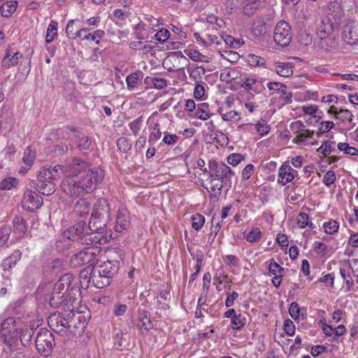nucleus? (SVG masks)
Masks as SVG:
<instances>
[{"label": "nucleus", "mask_w": 358, "mask_h": 358, "mask_svg": "<svg viewBox=\"0 0 358 358\" xmlns=\"http://www.w3.org/2000/svg\"><path fill=\"white\" fill-rule=\"evenodd\" d=\"M296 221L301 229H304L306 227H308L310 229L315 228L313 223L309 222V216L306 213H300L296 217Z\"/></svg>", "instance_id": "nucleus-45"}, {"label": "nucleus", "mask_w": 358, "mask_h": 358, "mask_svg": "<svg viewBox=\"0 0 358 358\" xmlns=\"http://www.w3.org/2000/svg\"><path fill=\"white\" fill-rule=\"evenodd\" d=\"M22 54L20 52H16L13 53V55L10 57V55L8 52H6V55L4 56L2 64L3 66L6 68H10V66H15L18 64V61L20 58H22Z\"/></svg>", "instance_id": "nucleus-34"}, {"label": "nucleus", "mask_w": 358, "mask_h": 358, "mask_svg": "<svg viewBox=\"0 0 358 358\" xmlns=\"http://www.w3.org/2000/svg\"><path fill=\"white\" fill-rule=\"evenodd\" d=\"M342 38L349 45H355L358 42V22L352 21L345 25Z\"/></svg>", "instance_id": "nucleus-14"}, {"label": "nucleus", "mask_w": 358, "mask_h": 358, "mask_svg": "<svg viewBox=\"0 0 358 358\" xmlns=\"http://www.w3.org/2000/svg\"><path fill=\"white\" fill-rule=\"evenodd\" d=\"M192 227L194 229L199 231L205 223V217L203 215L196 213L192 216Z\"/></svg>", "instance_id": "nucleus-51"}, {"label": "nucleus", "mask_w": 358, "mask_h": 358, "mask_svg": "<svg viewBox=\"0 0 358 358\" xmlns=\"http://www.w3.org/2000/svg\"><path fill=\"white\" fill-rule=\"evenodd\" d=\"M145 83L147 85H152L154 88L157 90H162L168 85L167 80L157 77L147 76L145 78Z\"/></svg>", "instance_id": "nucleus-38"}, {"label": "nucleus", "mask_w": 358, "mask_h": 358, "mask_svg": "<svg viewBox=\"0 0 358 358\" xmlns=\"http://www.w3.org/2000/svg\"><path fill=\"white\" fill-rule=\"evenodd\" d=\"M143 123V117H138L129 123V127L133 134L136 136L141 129Z\"/></svg>", "instance_id": "nucleus-62"}, {"label": "nucleus", "mask_w": 358, "mask_h": 358, "mask_svg": "<svg viewBox=\"0 0 358 358\" xmlns=\"http://www.w3.org/2000/svg\"><path fill=\"white\" fill-rule=\"evenodd\" d=\"M257 132L261 136H264L267 135L270 130L271 127L265 122L259 121L255 126Z\"/></svg>", "instance_id": "nucleus-60"}, {"label": "nucleus", "mask_w": 358, "mask_h": 358, "mask_svg": "<svg viewBox=\"0 0 358 358\" xmlns=\"http://www.w3.org/2000/svg\"><path fill=\"white\" fill-rule=\"evenodd\" d=\"M180 139L177 134H171L169 132H164L162 142L169 146L176 145Z\"/></svg>", "instance_id": "nucleus-56"}, {"label": "nucleus", "mask_w": 358, "mask_h": 358, "mask_svg": "<svg viewBox=\"0 0 358 358\" xmlns=\"http://www.w3.org/2000/svg\"><path fill=\"white\" fill-rule=\"evenodd\" d=\"M104 178L101 169L88 170L80 178H68L62 182V191L69 196H80L93 192Z\"/></svg>", "instance_id": "nucleus-1"}, {"label": "nucleus", "mask_w": 358, "mask_h": 358, "mask_svg": "<svg viewBox=\"0 0 358 358\" xmlns=\"http://www.w3.org/2000/svg\"><path fill=\"white\" fill-rule=\"evenodd\" d=\"M194 116L201 120L209 119L211 115L209 113L208 105L206 103H202L197 105Z\"/></svg>", "instance_id": "nucleus-36"}, {"label": "nucleus", "mask_w": 358, "mask_h": 358, "mask_svg": "<svg viewBox=\"0 0 358 358\" xmlns=\"http://www.w3.org/2000/svg\"><path fill=\"white\" fill-rule=\"evenodd\" d=\"M76 36L78 37L80 40H87L94 41L96 45L100 43V39L104 36V31L98 29L93 33H89V29L87 28H82L76 32Z\"/></svg>", "instance_id": "nucleus-20"}, {"label": "nucleus", "mask_w": 358, "mask_h": 358, "mask_svg": "<svg viewBox=\"0 0 358 358\" xmlns=\"http://www.w3.org/2000/svg\"><path fill=\"white\" fill-rule=\"evenodd\" d=\"M87 162L80 157H74L69 162L64 169V173L69 175H74L80 172L82 169L87 168Z\"/></svg>", "instance_id": "nucleus-21"}, {"label": "nucleus", "mask_w": 358, "mask_h": 358, "mask_svg": "<svg viewBox=\"0 0 358 358\" xmlns=\"http://www.w3.org/2000/svg\"><path fill=\"white\" fill-rule=\"evenodd\" d=\"M340 274L345 283V289L349 292L354 286V281L350 274V271L347 268H340Z\"/></svg>", "instance_id": "nucleus-46"}, {"label": "nucleus", "mask_w": 358, "mask_h": 358, "mask_svg": "<svg viewBox=\"0 0 358 358\" xmlns=\"http://www.w3.org/2000/svg\"><path fill=\"white\" fill-rule=\"evenodd\" d=\"M142 24H145L146 27L150 28L152 32L157 30V27L159 25V20L158 18H155L152 15H146L143 17V20L140 22Z\"/></svg>", "instance_id": "nucleus-44"}, {"label": "nucleus", "mask_w": 358, "mask_h": 358, "mask_svg": "<svg viewBox=\"0 0 358 358\" xmlns=\"http://www.w3.org/2000/svg\"><path fill=\"white\" fill-rule=\"evenodd\" d=\"M35 344L38 353L45 357H48L52 353L55 345V337L49 330L41 329L37 333Z\"/></svg>", "instance_id": "nucleus-6"}, {"label": "nucleus", "mask_w": 358, "mask_h": 358, "mask_svg": "<svg viewBox=\"0 0 358 358\" xmlns=\"http://www.w3.org/2000/svg\"><path fill=\"white\" fill-rule=\"evenodd\" d=\"M64 166L56 165L54 167L41 169L37 174L36 189L44 195H50L55 191V179L64 173Z\"/></svg>", "instance_id": "nucleus-3"}, {"label": "nucleus", "mask_w": 358, "mask_h": 358, "mask_svg": "<svg viewBox=\"0 0 358 358\" xmlns=\"http://www.w3.org/2000/svg\"><path fill=\"white\" fill-rule=\"evenodd\" d=\"M343 18V11L338 7L333 10L330 9L327 15L320 19L317 25L316 35L320 41V46L322 49L330 51L338 47L334 32L338 29Z\"/></svg>", "instance_id": "nucleus-2"}, {"label": "nucleus", "mask_w": 358, "mask_h": 358, "mask_svg": "<svg viewBox=\"0 0 358 358\" xmlns=\"http://www.w3.org/2000/svg\"><path fill=\"white\" fill-rule=\"evenodd\" d=\"M115 230L117 232H123L130 225L129 213L127 209L121 208L117 210Z\"/></svg>", "instance_id": "nucleus-18"}, {"label": "nucleus", "mask_w": 358, "mask_h": 358, "mask_svg": "<svg viewBox=\"0 0 358 358\" xmlns=\"http://www.w3.org/2000/svg\"><path fill=\"white\" fill-rule=\"evenodd\" d=\"M20 330L19 329H10L6 332L5 335H1L3 342L8 345L12 347L17 344L20 339Z\"/></svg>", "instance_id": "nucleus-30"}, {"label": "nucleus", "mask_w": 358, "mask_h": 358, "mask_svg": "<svg viewBox=\"0 0 358 358\" xmlns=\"http://www.w3.org/2000/svg\"><path fill=\"white\" fill-rule=\"evenodd\" d=\"M268 271L272 275H279L282 274L285 271V268L280 266L277 262H275L273 259L271 260L268 265Z\"/></svg>", "instance_id": "nucleus-61"}, {"label": "nucleus", "mask_w": 358, "mask_h": 358, "mask_svg": "<svg viewBox=\"0 0 358 358\" xmlns=\"http://www.w3.org/2000/svg\"><path fill=\"white\" fill-rule=\"evenodd\" d=\"M324 231L329 234H334L338 231L339 223L335 220L324 222L323 224Z\"/></svg>", "instance_id": "nucleus-55"}, {"label": "nucleus", "mask_w": 358, "mask_h": 358, "mask_svg": "<svg viewBox=\"0 0 358 358\" xmlns=\"http://www.w3.org/2000/svg\"><path fill=\"white\" fill-rule=\"evenodd\" d=\"M289 127L290 130L294 134L299 135V137L313 138V136L314 131L306 129L305 124L301 120L292 122Z\"/></svg>", "instance_id": "nucleus-24"}, {"label": "nucleus", "mask_w": 358, "mask_h": 358, "mask_svg": "<svg viewBox=\"0 0 358 358\" xmlns=\"http://www.w3.org/2000/svg\"><path fill=\"white\" fill-rule=\"evenodd\" d=\"M267 31L266 24L260 20L254 22L252 28V34L255 38H260Z\"/></svg>", "instance_id": "nucleus-39"}, {"label": "nucleus", "mask_w": 358, "mask_h": 358, "mask_svg": "<svg viewBox=\"0 0 358 358\" xmlns=\"http://www.w3.org/2000/svg\"><path fill=\"white\" fill-rule=\"evenodd\" d=\"M273 39L278 45L281 47L287 46L292 39L291 29L289 24L285 21L279 22L274 29Z\"/></svg>", "instance_id": "nucleus-8"}, {"label": "nucleus", "mask_w": 358, "mask_h": 358, "mask_svg": "<svg viewBox=\"0 0 358 358\" xmlns=\"http://www.w3.org/2000/svg\"><path fill=\"white\" fill-rule=\"evenodd\" d=\"M152 33V30H150V28L145 24L139 22L135 26V36L138 40H145Z\"/></svg>", "instance_id": "nucleus-35"}, {"label": "nucleus", "mask_w": 358, "mask_h": 358, "mask_svg": "<svg viewBox=\"0 0 358 358\" xmlns=\"http://www.w3.org/2000/svg\"><path fill=\"white\" fill-rule=\"evenodd\" d=\"M262 236V233L257 227H253L246 235L245 239L250 243L259 242Z\"/></svg>", "instance_id": "nucleus-48"}, {"label": "nucleus", "mask_w": 358, "mask_h": 358, "mask_svg": "<svg viewBox=\"0 0 358 358\" xmlns=\"http://www.w3.org/2000/svg\"><path fill=\"white\" fill-rule=\"evenodd\" d=\"M13 230L20 236H23L27 231V224L21 216H15L13 219Z\"/></svg>", "instance_id": "nucleus-37"}, {"label": "nucleus", "mask_w": 358, "mask_h": 358, "mask_svg": "<svg viewBox=\"0 0 358 358\" xmlns=\"http://www.w3.org/2000/svg\"><path fill=\"white\" fill-rule=\"evenodd\" d=\"M109 220H103L102 217L94 215H91L88 229L90 233H96L101 236V241L99 243V244L105 243L108 241L106 226Z\"/></svg>", "instance_id": "nucleus-9"}, {"label": "nucleus", "mask_w": 358, "mask_h": 358, "mask_svg": "<svg viewBox=\"0 0 358 358\" xmlns=\"http://www.w3.org/2000/svg\"><path fill=\"white\" fill-rule=\"evenodd\" d=\"M242 87L248 91L258 93L263 88L262 80L255 76H252L244 79Z\"/></svg>", "instance_id": "nucleus-22"}, {"label": "nucleus", "mask_w": 358, "mask_h": 358, "mask_svg": "<svg viewBox=\"0 0 358 358\" xmlns=\"http://www.w3.org/2000/svg\"><path fill=\"white\" fill-rule=\"evenodd\" d=\"M43 203V198L33 190H27L23 196L22 206L30 212L40 208Z\"/></svg>", "instance_id": "nucleus-11"}, {"label": "nucleus", "mask_w": 358, "mask_h": 358, "mask_svg": "<svg viewBox=\"0 0 358 358\" xmlns=\"http://www.w3.org/2000/svg\"><path fill=\"white\" fill-rule=\"evenodd\" d=\"M73 280L74 276L72 273H66L59 278L52 290H55V292L59 293H72L73 296H74V292H77V289L75 288L73 285Z\"/></svg>", "instance_id": "nucleus-12"}, {"label": "nucleus", "mask_w": 358, "mask_h": 358, "mask_svg": "<svg viewBox=\"0 0 358 358\" xmlns=\"http://www.w3.org/2000/svg\"><path fill=\"white\" fill-rule=\"evenodd\" d=\"M73 139L76 145V148L79 151H84L91 149L92 145V138L87 136L75 134Z\"/></svg>", "instance_id": "nucleus-26"}, {"label": "nucleus", "mask_w": 358, "mask_h": 358, "mask_svg": "<svg viewBox=\"0 0 358 358\" xmlns=\"http://www.w3.org/2000/svg\"><path fill=\"white\" fill-rule=\"evenodd\" d=\"M57 34V22L52 20L49 24L46 36H45V41L48 43L52 42L55 39V37Z\"/></svg>", "instance_id": "nucleus-47"}, {"label": "nucleus", "mask_w": 358, "mask_h": 358, "mask_svg": "<svg viewBox=\"0 0 358 358\" xmlns=\"http://www.w3.org/2000/svg\"><path fill=\"white\" fill-rule=\"evenodd\" d=\"M217 112L221 115L222 119L226 122H238L241 118V114L234 110L224 113L222 108H219Z\"/></svg>", "instance_id": "nucleus-40"}, {"label": "nucleus", "mask_w": 358, "mask_h": 358, "mask_svg": "<svg viewBox=\"0 0 358 358\" xmlns=\"http://www.w3.org/2000/svg\"><path fill=\"white\" fill-rule=\"evenodd\" d=\"M247 61L250 66H264L266 63V60L264 58L255 55L254 54H249L247 56Z\"/></svg>", "instance_id": "nucleus-53"}, {"label": "nucleus", "mask_w": 358, "mask_h": 358, "mask_svg": "<svg viewBox=\"0 0 358 358\" xmlns=\"http://www.w3.org/2000/svg\"><path fill=\"white\" fill-rule=\"evenodd\" d=\"M34 159L35 153L29 148H27L24 152V156L22 157L23 162L29 167H31Z\"/></svg>", "instance_id": "nucleus-59"}, {"label": "nucleus", "mask_w": 358, "mask_h": 358, "mask_svg": "<svg viewBox=\"0 0 358 358\" xmlns=\"http://www.w3.org/2000/svg\"><path fill=\"white\" fill-rule=\"evenodd\" d=\"M92 215L110 220V205L109 202L104 199L98 200L94 205Z\"/></svg>", "instance_id": "nucleus-17"}, {"label": "nucleus", "mask_w": 358, "mask_h": 358, "mask_svg": "<svg viewBox=\"0 0 358 358\" xmlns=\"http://www.w3.org/2000/svg\"><path fill=\"white\" fill-rule=\"evenodd\" d=\"M91 209V203L87 199H80L73 206L72 217H85Z\"/></svg>", "instance_id": "nucleus-19"}, {"label": "nucleus", "mask_w": 358, "mask_h": 358, "mask_svg": "<svg viewBox=\"0 0 358 358\" xmlns=\"http://www.w3.org/2000/svg\"><path fill=\"white\" fill-rule=\"evenodd\" d=\"M244 15L252 16L260 6L259 0H241Z\"/></svg>", "instance_id": "nucleus-27"}, {"label": "nucleus", "mask_w": 358, "mask_h": 358, "mask_svg": "<svg viewBox=\"0 0 358 358\" xmlns=\"http://www.w3.org/2000/svg\"><path fill=\"white\" fill-rule=\"evenodd\" d=\"M162 136V132L160 131L159 124L158 123L155 124L151 133L149 136L148 143L150 145H154Z\"/></svg>", "instance_id": "nucleus-49"}, {"label": "nucleus", "mask_w": 358, "mask_h": 358, "mask_svg": "<svg viewBox=\"0 0 358 358\" xmlns=\"http://www.w3.org/2000/svg\"><path fill=\"white\" fill-rule=\"evenodd\" d=\"M189 77L195 83H202L203 76L206 74V69L203 66H196L191 71L188 70Z\"/></svg>", "instance_id": "nucleus-42"}, {"label": "nucleus", "mask_w": 358, "mask_h": 358, "mask_svg": "<svg viewBox=\"0 0 358 358\" xmlns=\"http://www.w3.org/2000/svg\"><path fill=\"white\" fill-rule=\"evenodd\" d=\"M155 36L157 41L164 43L170 37V32L168 29L162 28L159 30H157V33Z\"/></svg>", "instance_id": "nucleus-63"}, {"label": "nucleus", "mask_w": 358, "mask_h": 358, "mask_svg": "<svg viewBox=\"0 0 358 358\" xmlns=\"http://www.w3.org/2000/svg\"><path fill=\"white\" fill-rule=\"evenodd\" d=\"M71 317V312H69L66 317L59 312H55L49 316L48 323L52 331L61 336H76V331L71 329V322L69 321Z\"/></svg>", "instance_id": "nucleus-5"}, {"label": "nucleus", "mask_w": 358, "mask_h": 358, "mask_svg": "<svg viewBox=\"0 0 358 358\" xmlns=\"http://www.w3.org/2000/svg\"><path fill=\"white\" fill-rule=\"evenodd\" d=\"M111 279L108 275L103 273L98 267L90 269L89 282H92L96 288L102 289L108 286Z\"/></svg>", "instance_id": "nucleus-15"}, {"label": "nucleus", "mask_w": 358, "mask_h": 358, "mask_svg": "<svg viewBox=\"0 0 358 358\" xmlns=\"http://www.w3.org/2000/svg\"><path fill=\"white\" fill-rule=\"evenodd\" d=\"M64 236L72 241H78L87 245L96 244L101 241V235L90 233L83 220L78 221L76 224L64 231Z\"/></svg>", "instance_id": "nucleus-4"}, {"label": "nucleus", "mask_w": 358, "mask_h": 358, "mask_svg": "<svg viewBox=\"0 0 358 358\" xmlns=\"http://www.w3.org/2000/svg\"><path fill=\"white\" fill-rule=\"evenodd\" d=\"M338 149L340 151L344 152V153L351 156L358 155V150L355 148L350 146L347 143H339L338 144Z\"/></svg>", "instance_id": "nucleus-52"}, {"label": "nucleus", "mask_w": 358, "mask_h": 358, "mask_svg": "<svg viewBox=\"0 0 358 358\" xmlns=\"http://www.w3.org/2000/svg\"><path fill=\"white\" fill-rule=\"evenodd\" d=\"M274 70L282 77H289L293 74L292 66L289 63L277 62L274 64Z\"/></svg>", "instance_id": "nucleus-33"}, {"label": "nucleus", "mask_w": 358, "mask_h": 358, "mask_svg": "<svg viewBox=\"0 0 358 358\" xmlns=\"http://www.w3.org/2000/svg\"><path fill=\"white\" fill-rule=\"evenodd\" d=\"M352 114L348 109H341L336 114V119L341 122L348 121L350 122L352 120Z\"/></svg>", "instance_id": "nucleus-58"}, {"label": "nucleus", "mask_w": 358, "mask_h": 358, "mask_svg": "<svg viewBox=\"0 0 358 358\" xmlns=\"http://www.w3.org/2000/svg\"><path fill=\"white\" fill-rule=\"evenodd\" d=\"M98 268L103 273L113 278L119 270L120 262L118 260H107Z\"/></svg>", "instance_id": "nucleus-23"}, {"label": "nucleus", "mask_w": 358, "mask_h": 358, "mask_svg": "<svg viewBox=\"0 0 358 358\" xmlns=\"http://www.w3.org/2000/svg\"><path fill=\"white\" fill-rule=\"evenodd\" d=\"M17 6L16 1H7L0 6V13L4 17H9L15 11Z\"/></svg>", "instance_id": "nucleus-31"}, {"label": "nucleus", "mask_w": 358, "mask_h": 358, "mask_svg": "<svg viewBox=\"0 0 358 358\" xmlns=\"http://www.w3.org/2000/svg\"><path fill=\"white\" fill-rule=\"evenodd\" d=\"M22 252L16 250L10 256L5 258L1 264V266L4 271H9L11 269L17 262L21 259Z\"/></svg>", "instance_id": "nucleus-28"}, {"label": "nucleus", "mask_w": 358, "mask_h": 358, "mask_svg": "<svg viewBox=\"0 0 358 358\" xmlns=\"http://www.w3.org/2000/svg\"><path fill=\"white\" fill-rule=\"evenodd\" d=\"M113 16L116 24H123L125 23L128 14L121 9H115L113 13Z\"/></svg>", "instance_id": "nucleus-54"}, {"label": "nucleus", "mask_w": 358, "mask_h": 358, "mask_svg": "<svg viewBox=\"0 0 358 358\" xmlns=\"http://www.w3.org/2000/svg\"><path fill=\"white\" fill-rule=\"evenodd\" d=\"M3 319V321L1 324V330L0 334L5 335L6 332L9 331L10 329H13L15 328V320L13 316L7 315V317H1Z\"/></svg>", "instance_id": "nucleus-41"}, {"label": "nucleus", "mask_w": 358, "mask_h": 358, "mask_svg": "<svg viewBox=\"0 0 358 358\" xmlns=\"http://www.w3.org/2000/svg\"><path fill=\"white\" fill-rule=\"evenodd\" d=\"M213 162L216 169L215 173H217L220 180L225 183L227 191H228L231 187V178L234 172L224 163L216 161Z\"/></svg>", "instance_id": "nucleus-13"}, {"label": "nucleus", "mask_w": 358, "mask_h": 358, "mask_svg": "<svg viewBox=\"0 0 358 358\" xmlns=\"http://www.w3.org/2000/svg\"><path fill=\"white\" fill-rule=\"evenodd\" d=\"M143 72L141 71H136L134 73H132L127 76L126 78V82L127 85V87L129 90H134L136 87V84L138 80L140 78H143Z\"/></svg>", "instance_id": "nucleus-43"}, {"label": "nucleus", "mask_w": 358, "mask_h": 358, "mask_svg": "<svg viewBox=\"0 0 358 358\" xmlns=\"http://www.w3.org/2000/svg\"><path fill=\"white\" fill-rule=\"evenodd\" d=\"M314 252L320 256L324 257L327 254V246L319 241H315L313 244Z\"/></svg>", "instance_id": "nucleus-64"}, {"label": "nucleus", "mask_w": 358, "mask_h": 358, "mask_svg": "<svg viewBox=\"0 0 358 358\" xmlns=\"http://www.w3.org/2000/svg\"><path fill=\"white\" fill-rule=\"evenodd\" d=\"M246 318L244 315L239 314L237 315L231 320L232 328L236 330H240L245 324Z\"/></svg>", "instance_id": "nucleus-57"}, {"label": "nucleus", "mask_w": 358, "mask_h": 358, "mask_svg": "<svg viewBox=\"0 0 358 358\" xmlns=\"http://www.w3.org/2000/svg\"><path fill=\"white\" fill-rule=\"evenodd\" d=\"M76 300V296H73L72 293H59L55 292V290H52L49 299V303L50 306L54 308L63 306L65 311L72 312L73 308L71 307Z\"/></svg>", "instance_id": "nucleus-7"}, {"label": "nucleus", "mask_w": 358, "mask_h": 358, "mask_svg": "<svg viewBox=\"0 0 358 358\" xmlns=\"http://www.w3.org/2000/svg\"><path fill=\"white\" fill-rule=\"evenodd\" d=\"M23 302L21 301H15L10 304L6 311L1 315V317H7V315H20L23 310Z\"/></svg>", "instance_id": "nucleus-32"}, {"label": "nucleus", "mask_w": 358, "mask_h": 358, "mask_svg": "<svg viewBox=\"0 0 358 358\" xmlns=\"http://www.w3.org/2000/svg\"><path fill=\"white\" fill-rule=\"evenodd\" d=\"M296 175L297 171L288 162H284L278 170V182L282 185H285L292 181Z\"/></svg>", "instance_id": "nucleus-16"}, {"label": "nucleus", "mask_w": 358, "mask_h": 358, "mask_svg": "<svg viewBox=\"0 0 358 358\" xmlns=\"http://www.w3.org/2000/svg\"><path fill=\"white\" fill-rule=\"evenodd\" d=\"M239 76V71L235 69L224 68L220 71V80L227 83L236 80Z\"/></svg>", "instance_id": "nucleus-29"}, {"label": "nucleus", "mask_w": 358, "mask_h": 358, "mask_svg": "<svg viewBox=\"0 0 358 358\" xmlns=\"http://www.w3.org/2000/svg\"><path fill=\"white\" fill-rule=\"evenodd\" d=\"M99 249L97 247H86L75 255V260L80 265L90 264L92 266L97 262Z\"/></svg>", "instance_id": "nucleus-10"}, {"label": "nucleus", "mask_w": 358, "mask_h": 358, "mask_svg": "<svg viewBox=\"0 0 358 358\" xmlns=\"http://www.w3.org/2000/svg\"><path fill=\"white\" fill-rule=\"evenodd\" d=\"M20 330V340L23 345H26L31 339L34 334L32 329H24Z\"/></svg>", "instance_id": "nucleus-50"}, {"label": "nucleus", "mask_w": 358, "mask_h": 358, "mask_svg": "<svg viewBox=\"0 0 358 358\" xmlns=\"http://www.w3.org/2000/svg\"><path fill=\"white\" fill-rule=\"evenodd\" d=\"M210 184V188L203 185L208 192L210 194V199L217 200L221 195V190L223 187H226L225 183L221 180H210L208 181Z\"/></svg>", "instance_id": "nucleus-25"}]
</instances>
